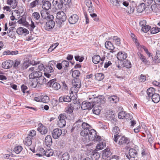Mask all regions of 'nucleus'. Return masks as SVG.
Masks as SVG:
<instances>
[{
  "mask_svg": "<svg viewBox=\"0 0 160 160\" xmlns=\"http://www.w3.org/2000/svg\"><path fill=\"white\" fill-rule=\"evenodd\" d=\"M81 135L83 137H85L86 139L88 138L89 141H92L95 138L96 135V132L94 129L91 128L88 130L86 129L82 130L80 133Z\"/></svg>",
  "mask_w": 160,
  "mask_h": 160,
  "instance_id": "1",
  "label": "nucleus"
},
{
  "mask_svg": "<svg viewBox=\"0 0 160 160\" xmlns=\"http://www.w3.org/2000/svg\"><path fill=\"white\" fill-rule=\"evenodd\" d=\"M35 68L32 67L29 68L28 72H32L29 75V78L30 79H32L39 78L41 80L45 79L43 76H42V73L40 71H34Z\"/></svg>",
  "mask_w": 160,
  "mask_h": 160,
  "instance_id": "2",
  "label": "nucleus"
},
{
  "mask_svg": "<svg viewBox=\"0 0 160 160\" xmlns=\"http://www.w3.org/2000/svg\"><path fill=\"white\" fill-rule=\"evenodd\" d=\"M93 98L94 100L93 102L95 107H101L104 106L105 103L106 99L103 96L93 97Z\"/></svg>",
  "mask_w": 160,
  "mask_h": 160,
  "instance_id": "3",
  "label": "nucleus"
},
{
  "mask_svg": "<svg viewBox=\"0 0 160 160\" xmlns=\"http://www.w3.org/2000/svg\"><path fill=\"white\" fill-rule=\"evenodd\" d=\"M59 121L58 122V125L60 128L65 126L66 124L65 119L67 118L66 115L65 113L60 114L58 117Z\"/></svg>",
  "mask_w": 160,
  "mask_h": 160,
  "instance_id": "4",
  "label": "nucleus"
},
{
  "mask_svg": "<svg viewBox=\"0 0 160 160\" xmlns=\"http://www.w3.org/2000/svg\"><path fill=\"white\" fill-rule=\"evenodd\" d=\"M41 17L43 19L45 18L48 20L50 19H53V16L49 14L48 11L45 10H42L40 12Z\"/></svg>",
  "mask_w": 160,
  "mask_h": 160,
  "instance_id": "5",
  "label": "nucleus"
},
{
  "mask_svg": "<svg viewBox=\"0 0 160 160\" xmlns=\"http://www.w3.org/2000/svg\"><path fill=\"white\" fill-rule=\"evenodd\" d=\"M94 107V106L93 102H91L84 101L82 103L81 108L83 110L87 109L90 110Z\"/></svg>",
  "mask_w": 160,
  "mask_h": 160,
  "instance_id": "6",
  "label": "nucleus"
},
{
  "mask_svg": "<svg viewBox=\"0 0 160 160\" xmlns=\"http://www.w3.org/2000/svg\"><path fill=\"white\" fill-rule=\"evenodd\" d=\"M52 19H50L48 20V21L46 22L45 24L44 28L46 30L49 31L54 27L55 23V22Z\"/></svg>",
  "mask_w": 160,
  "mask_h": 160,
  "instance_id": "7",
  "label": "nucleus"
},
{
  "mask_svg": "<svg viewBox=\"0 0 160 160\" xmlns=\"http://www.w3.org/2000/svg\"><path fill=\"white\" fill-rule=\"evenodd\" d=\"M35 100L38 102H42L43 103H47L49 101L48 96L46 95H42L35 98Z\"/></svg>",
  "mask_w": 160,
  "mask_h": 160,
  "instance_id": "8",
  "label": "nucleus"
},
{
  "mask_svg": "<svg viewBox=\"0 0 160 160\" xmlns=\"http://www.w3.org/2000/svg\"><path fill=\"white\" fill-rule=\"evenodd\" d=\"M56 18L58 20L65 22L67 19L65 13L63 11H59L57 14Z\"/></svg>",
  "mask_w": 160,
  "mask_h": 160,
  "instance_id": "9",
  "label": "nucleus"
},
{
  "mask_svg": "<svg viewBox=\"0 0 160 160\" xmlns=\"http://www.w3.org/2000/svg\"><path fill=\"white\" fill-rule=\"evenodd\" d=\"M129 155L126 154V157L128 159H130V158H134L137 157L138 155V152L137 151L132 148H130L128 152Z\"/></svg>",
  "mask_w": 160,
  "mask_h": 160,
  "instance_id": "10",
  "label": "nucleus"
},
{
  "mask_svg": "<svg viewBox=\"0 0 160 160\" xmlns=\"http://www.w3.org/2000/svg\"><path fill=\"white\" fill-rule=\"evenodd\" d=\"M112 155V153L110 151V149L107 148L103 151L102 153V157L105 159H111L110 157Z\"/></svg>",
  "mask_w": 160,
  "mask_h": 160,
  "instance_id": "11",
  "label": "nucleus"
},
{
  "mask_svg": "<svg viewBox=\"0 0 160 160\" xmlns=\"http://www.w3.org/2000/svg\"><path fill=\"white\" fill-rule=\"evenodd\" d=\"M37 130L41 134H46L48 132V128L46 127L40 123L38 124Z\"/></svg>",
  "mask_w": 160,
  "mask_h": 160,
  "instance_id": "12",
  "label": "nucleus"
},
{
  "mask_svg": "<svg viewBox=\"0 0 160 160\" xmlns=\"http://www.w3.org/2000/svg\"><path fill=\"white\" fill-rule=\"evenodd\" d=\"M88 11L90 13V16L93 18V20L96 22L99 20V18L97 17V15L96 14L94 13V9L92 6L88 7Z\"/></svg>",
  "mask_w": 160,
  "mask_h": 160,
  "instance_id": "13",
  "label": "nucleus"
},
{
  "mask_svg": "<svg viewBox=\"0 0 160 160\" xmlns=\"http://www.w3.org/2000/svg\"><path fill=\"white\" fill-rule=\"evenodd\" d=\"M62 133L61 129L57 128L54 129L52 133V136L55 139L58 138Z\"/></svg>",
  "mask_w": 160,
  "mask_h": 160,
  "instance_id": "14",
  "label": "nucleus"
},
{
  "mask_svg": "<svg viewBox=\"0 0 160 160\" xmlns=\"http://www.w3.org/2000/svg\"><path fill=\"white\" fill-rule=\"evenodd\" d=\"M79 20V17L75 14L71 15L68 19V21L71 24H73L76 23Z\"/></svg>",
  "mask_w": 160,
  "mask_h": 160,
  "instance_id": "15",
  "label": "nucleus"
},
{
  "mask_svg": "<svg viewBox=\"0 0 160 160\" xmlns=\"http://www.w3.org/2000/svg\"><path fill=\"white\" fill-rule=\"evenodd\" d=\"M13 64V62L12 60H7L2 62V67L4 69H8L11 67Z\"/></svg>",
  "mask_w": 160,
  "mask_h": 160,
  "instance_id": "16",
  "label": "nucleus"
},
{
  "mask_svg": "<svg viewBox=\"0 0 160 160\" xmlns=\"http://www.w3.org/2000/svg\"><path fill=\"white\" fill-rule=\"evenodd\" d=\"M52 3L56 8L58 9H61L63 7V4L61 0H53Z\"/></svg>",
  "mask_w": 160,
  "mask_h": 160,
  "instance_id": "17",
  "label": "nucleus"
},
{
  "mask_svg": "<svg viewBox=\"0 0 160 160\" xmlns=\"http://www.w3.org/2000/svg\"><path fill=\"white\" fill-rule=\"evenodd\" d=\"M80 88V87H76L75 86H73L71 88L70 90V97H73V96L75 97L77 96V93Z\"/></svg>",
  "mask_w": 160,
  "mask_h": 160,
  "instance_id": "18",
  "label": "nucleus"
},
{
  "mask_svg": "<svg viewBox=\"0 0 160 160\" xmlns=\"http://www.w3.org/2000/svg\"><path fill=\"white\" fill-rule=\"evenodd\" d=\"M130 142V141L128 138L124 136H121L118 143L120 145L128 144Z\"/></svg>",
  "mask_w": 160,
  "mask_h": 160,
  "instance_id": "19",
  "label": "nucleus"
},
{
  "mask_svg": "<svg viewBox=\"0 0 160 160\" xmlns=\"http://www.w3.org/2000/svg\"><path fill=\"white\" fill-rule=\"evenodd\" d=\"M28 82H29L30 86L32 87V88H35L37 86L38 84L42 85V83L41 81H39L38 80L37 81L34 79H30L28 80Z\"/></svg>",
  "mask_w": 160,
  "mask_h": 160,
  "instance_id": "20",
  "label": "nucleus"
},
{
  "mask_svg": "<svg viewBox=\"0 0 160 160\" xmlns=\"http://www.w3.org/2000/svg\"><path fill=\"white\" fill-rule=\"evenodd\" d=\"M76 105V104L74 103L70 104L68 107L65 108V112L68 114L72 113L73 112L74 107H75Z\"/></svg>",
  "mask_w": 160,
  "mask_h": 160,
  "instance_id": "21",
  "label": "nucleus"
},
{
  "mask_svg": "<svg viewBox=\"0 0 160 160\" xmlns=\"http://www.w3.org/2000/svg\"><path fill=\"white\" fill-rule=\"evenodd\" d=\"M43 3V0H35L30 3L29 6L31 8H33L37 6L42 4Z\"/></svg>",
  "mask_w": 160,
  "mask_h": 160,
  "instance_id": "22",
  "label": "nucleus"
},
{
  "mask_svg": "<svg viewBox=\"0 0 160 160\" xmlns=\"http://www.w3.org/2000/svg\"><path fill=\"white\" fill-rule=\"evenodd\" d=\"M58 100L60 102H69L71 101V98L68 95L63 96L59 98Z\"/></svg>",
  "mask_w": 160,
  "mask_h": 160,
  "instance_id": "23",
  "label": "nucleus"
},
{
  "mask_svg": "<svg viewBox=\"0 0 160 160\" xmlns=\"http://www.w3.org/2000/svg\"><path fill=\"white\" fill-rule=\"evenodd\" d=\"M127 57V53L124 52H120L117 54V58L118 60L120 61L125 59Z\"/></svg>",
  "mask_w": 160,
  "mask_h": 160,
  "instance_id": "24",
  "label": "nucleus"
},
{
  "mask_svg": "<svg viewBox=\"0 0 160 160\" xmlns=\"http://www.w3.org/2000/svg\"><path fill=\"white\" fill-rule=\"evenodd\" d=\"M82 122V120L81 119L76 121L74 124V129L77 130H81Z\"/></svg>",
  "mask_w": 160,
  "mask_h": 160,
  "instance_id": "25",
  "label": "nucleus"
},
{
  "mask_svg": "<svg viewBox=\"0 0 160 160\" xmlns=\"http://www.w3.org/2000/svg\"><path fill=\"white\" fill-rule=\"evenodd\" d=\"M105 45L106 48L111 50L110 52H114L113 50L114 48V47L112 43L110 42L109 41H106L105 43Z\"/></svg>",
  "mask_w": 160,
  "mask_h": 160,
  "instance_id": "26",
  "label": "nucleus"
},
{
  "mask_svg": "<svg viewBox=\"0 0 160 160\" xmlns=\"http://www.w3.org/2000/svg\"><path fill=\"white\" fill-rule=\"evenodd\" d=\"M155 89L153 88H150L147 89V93L148 98V97H147V98L148 99L150 98L155 94Z\"/></svg>",
  "mask_w": 160,
  "mask_h": 160,
  "instance_id": "27",
  "label": "nucleus"
},
{
  "mask_svg": "<svg viewBox=\"0 0 160 160\" xmlns=\"http://www.w3.org/2000/svg\"><path fill=\"white\" fill-rule=\"evenodd\" d=\"M17 32L19 35H22L23 33L28 34L29 33V31L26 28H24L22 27H19L17 30Z\"/></svg>",
  "mask_w": 160,
  "mask_h": 160,
  "instance_id": "28",
  "label": "nucleus"
},
{
  "mask_svg": "<svg viewBox=\"0 0 160 160\" xmlns=\"http://www.w3.org/2000/svg\"><path fill=\"white\" fill-rule=\"evenodd\" d=\"M108 100L109 102L111 103H116L119 100V98L115 95L112 96L108 98Z\"/></svg>",
  "mask_w": 160,
  "mask_h": 160,
  "instance_id": "29",
  "label": "nucleus"
},
{
  "mask_svg": "<svg viewBox=\"0 0 160 160\" xmlns=\"http://www.w3.org/2000/svg\"><path fill=\"white\" fill-rule=\"evenodd\" d=\"M151 9L154 12H158L160 9V5L159 3L153 4L151 6Z\"/></svg>",
  "mask_w": 160,
  "mask_h": 160,
  "instance_id": "30",
  "label": "nucleus"
},
{
  "mask_svg": "<svg viewBox=\"0 0 160 160\" xmlns=\"http://www.w3.org/2000/svg\"><path fill=\"white\" fill-rule=\"evenodd\" d=\"M42 8L43 9L48 11L49 9L51 8V3L49 1L44 2L42 3Z\"/></svg>",
  "mask_w": 160,
  "mask_h": 160,
  "instance_id": "31",
  "label": "nucleus"
},
{
  "mask_svg": "<svg viewBox=\"0 0 160 160\" xmlns=\"http://www.w3.org/2000/svg\"><path fill=\"white\" fill-rule=\"evenodd\" d=\"M45 143L47 146L50 147L52 144V140L50 135H47L45 139Z\"/></svg>",
  "mask_w": 160,
  "mask_h": 160,
  "instance_id": "32",
  "label": "nucleus"
},
{
  "mask_svg": "<svg viewBox=\"0 0 160 160\" xmlns=\"http://www.w3.org/2000/svg\"><path fill=\"white\" fill-rule=\"evenodd\" d=\"M7 3L13 9L15 8L18 4V2L16 0H7Z\"/></svg>",
  "mask_w": 160,
  "mask_h": 160,
  "instance_id": "33",
  "label": "nucleus"
},
{
  "mask_svg": "<svg viewBox=\"0 0 160 160\" xmlns=\"http://www.w3.org/2000/svg\"><path fill=\"white\" fill-rule=\"evenodd\" d=\"M73 86L77 87H81V82L80 79L78 78H74L72 81Z\"/></svg>",
  "mask_w": 160,
  "mask_h": 160,
  "instance_id": "34",
  "label": "nucleus"
},
{
  "mask_svg": "<svg viewBox=\"0 0 160 160\" xmlns=\"http://www.w3.org/2000/svg\"><path fill=\"white\" fill-rule=\"evenodd\" d=\"M151 97L152 101L155 103H157L160 101V96L158 94L155 93Z\"/></svg>",
  "mask_w": 160,
  "mask_h": 160,
  "instance_id": "35",
  "label": "nucleus"
},
{
  "mask_svg": "<svg viewBox=\"0 0 160 160\" xmlns=\"http://www.w3.org/2000/svg\"><path fill=\"white\" fill-rule=\"evenodd\" d=\"M145 8V4L143 3H142L137 7V10L138 12H142L144 10Z\"/></svg>",
  "mask_w": 160,
  "mask_h": 160,
  "instance_id": "36",
  "label": "nucleus"
},
{
  "mask_svg": "<svg viewBox=\"0 0 160 160\" xmlns=\"http://www.w3.org/2000/svg\"><path fill=\"white\" fill-rule=\"evenodd\" d=\"M32 138L28 136L25 138L24 142L25 145L29 146L32 144Z\"/></svg>",
  "mask_w": 160,
  "mask_h": 160,
  "instance_id": "37",
  "label": "nucleus"
},
{
  "mask_svg": "<svg viewBox=\"0 0 160 160\" xmlns=\"http://www.w3.org/2000/svg\"><path fill=\"white\" fill-rule=\"evenodd\" d=\"M124 0H110V2L113 5L117 6V7L121 5L122 2Z\"/></svg>",
  "mask_w": 160,
  "mask_h": 160,
  "instance_id": "38",
  "label": "nucleus"
},
{
  "mask_svg": "<svg viewBox=\"0 0 160 160\" xmlns=\"http://www.w3.org/2000/svg\"><path fill=\"white\" fill-rule=\"evenodd\" d=\"M153 63H158L160 62V52L158 51L156 52V55L153 60Z\"/></svg>",
  "mask_w": 160,
  "mask_h": 160,
  "instance_id": "39",
  "label": "nucleus"
},
{
  "mask_svg": "<svg viewBox=\"0 0 160 160\" xmlns=\"http://www.w3.org/2000/svg\"><path fill=\"white\" fill-rule=\"evenodd\" d=\"M106 146V143L104 142H100L96 146V148L98 150H101L103 149Z\"/></svg>",
  "mask_w": 160,
  "mask_h": 160,
  "instance_id": "40",
  "label": "nucleus"
},
{
  "mask_svg": "<svg viewBox=\"0 0 160 160\" xmlns=\"http://www.w3.org/2000/svg\"><path fill=\"white\" fill-rule=\"evenodd\" d=\"M92 61L93 62L97 64L101 60L100 56L98 55H96L92 57Z\"/></svg>",
  "mask_w": 160,
  "mask_h": 160,
  "instance_id": "41",
  "label": "nucleus"
},
{
  "mask_svg": "<svg viewBox=\"0 0 160 160\" xmlns=\"http://www.w3.org/2000/svg\"><path fill=\"white\" fill-rule=\"evenodd\" d=\"M95 79L99 81L102 80L104 77V74L102 73H96L95 75Z\"/></svg>",
  "mask_w": 160,
  "mask_h": 160,
  "instance_id": "42",
  "label": "nucleus"
},
{
  "mask_svg": "<svg viewBox=\"0 0 160 160\" xmlns=\"http://www.w3.org/2000/svg\"><path fill=\"white\" fill-rule=\"evenodd\" d=\"M91 157L93 160H97L99 158L100 155L98 152H94L92 153Z\"/></svg>",
  "mask_w": 160,
  "mask_h": 160,
  "instance_id": "43",
  "label": "nucleus"
},
{
  "mask_svg": "<svg viewBox=\"0 0 160 160\" xmlns=\"http://www.w3.org/2000/svg\"><path fill=\"white\" fill-rule=\"evenodd\" d=\"M32 17L34 20H38L40 18V15L39 12H35L32 13Z\"/></svg>",
  "mask_w": 160,
  "mask_h": 160,
  "instance_id": "44",
  "label": "nucleus"
},
{
  "mask_svg": "<svg viewBox=\"0 0 160 160\" xmlns=\"http://www.w3.org/2000/svg\"><path fill=\"white\" fill-rule=\"evenodd\" d=\"M20 64V61L18 60H16L14 63L13 64V68L17 70H20L21 69V66H19Z\"/></svg>",
  "mask_w": 160,
  "mask_h": 160,
  "instance_id": "45",
  "label": "nucleus"
},
{
  "mask_svg": "<svg viewBox=\"0 0 160 160\" xmlns=\"http://www.w3.org/2000/svg\"><path fill=\"white\" fill-rule=\"evenodd\" d=\"M128 115L130 116V115L128 114V115L127 114H126L125 112H124L122 111L120 112L118 114V117L119 119H123L124 118L128 119V118L126 117H127V115Z\"/></svg>",
  "mask_w": 160,
  "mask_h": 160,
  "instance_id": "46",
  "label": "nucleus"
},
{
  "mask_svg": "<svg viewBox=\"0 0 160 160\" xmlns=\"http://www.w3.org/2000/svg\"><path fill=\"white\" fill-rule=\"evenodd\" d=\"M123 67L127 68H129L131 67V63L130 61L128 60H125L123 62Z\"/></svg>",
  "mask_w": 160,
  "mask_h": 160,
  "instance_id": "47",
  "label": "nucleus"
},
{
  "mask_svg": "<svg viewBox=\"0 0 160 160\" xmlns=\"http://www.w3.org/2000/svg\"><path fill=\"white\" fill-rule=\"evenodd\" d=\"M38 152L36 154L37 155H38L39 157L45 155V151L42 148H40L38 149Z\"/></svg>",
  "mask_w": 160,
  "mask_h": 160,
  "instance_id": "48",
  "label": "nucleus"
},
{
  "mask_svg": "<svg viewBox=\"0 0 160 160\" xmlns=\"http://www.w3.org/2000/svg\"><path fill=\"white\" fill-rule=\"evenodd\" d=\"M90 128L91 127L89 124L85 122H82V129H83V130H84L86 129L88 130L89 129H90Z\"/></svg>",
  "mask_w": 160,
  "mask_h": 160,
  "instance_id": "49",
  "label": "nucleus"
},
{
  "mask_svg": "<svg viewBox=\"0 0 160 160\" xmlns=\"http://www.w3.org/2000/svg\"><path fill=\"white\" fill-rule=\"evenodd\" d=\"M80 75V73L79 71L78 70H74L72 73V76L74 78H77Z\"/></svg>",
  "mask_w": 160,
  "mask_h": 160,
  "instance_id": "50",
  "label": "nucleus"
},
{
  "mask_svg": "<svg viewBox=\"0 0 160 160\" xmlns=\"http://www.w3.org/2000/svg\"><path fill=\"white\" fill-rule=\"evenodd\" d=\"M22 148L21 146H18L15 147L14 149V151L17 154H18L22 151Z\"/></svg>",
  "mask_w": 160,
  "mask_h": 160,
  "instance_id": "51",
  "label": "nucleus"
},
{
  "mask_svg": "<svg viewBox=\"0 0 160 160\" xmlns=\"http://www.w3.org/2000/svg\"><path fill=\"white\" fill-rule=\"evenodd\" d=\"M69 155L68 152L63 153L61 158V160H69Z\"/></svg>",
  "mask_w": 160,
  "mask_h": 160,
  "instance_id": "52",
  "label": "nucleus"
},
{
  "mask_svg": "<svg viewBox=\"0 0 160 160\" xmlns=\"http://www.w3.org/2000/svg\"><path fill=\"white\" fill-rule=\"evenodd\" d=\"M112 132L114 135H118L120 132L119 128L117 126L114 127L113 129Z\"/></svg>",
  "mask_w": 160,
  "mask_h": 160,
  "instance_id": "53",
  "label": "nucleus"
},
{
  "mask_svg": "<svg viewBox=\"0 0 160 160\" xmlns=\"http://www.w3.org/2000/svg\"><path fill=\"white\" fill-rule=\"evenodd\" d=\"M160 31V28H152L150 30V32L152 34L156 33Z\"/></svg>",
  "mask_w": 160,
  "mask_h": 160,
  "instance_id": "54",
  "label": "nucleus"
},
{
  "mask_svg": "<svg viewBox=\"0 0 160 160\" xmlns=\"http://www.w3.org/2000/svg\"><path fill=\"white\" fill-rule=\"evenodd\" d=\"M52 88L55 90H58L60 88L61 86L59 83L54 82L52 85Z\"/></svg>",
  "mask_w": 160,
  "mask_h": 160,
  "instance_id": "55",
  "label": "nucleus"
},
{
  "mask_svg": "<svg viewBox=\"0 0 160 160\" xmlns=\"http://www.w3.org/2000/svg\"><path fill=\"white\" fill-rule=\"evenodd\" d=\"M61 63L63 68H64L65 70L68 67L69 65V62L66 60L62 61Z\"/></svg>",
  "mask_w": 160,
  "mask_h": 160,
  "instance_id": "56",
  "label": "nucleus"
},
{
  "mask_svg": "<svg viewBox=\"0 0 160 160\" xmlns=\"http://www.w3.org/2000/svg\"><path fill=\"white\" fill-rule=\"evenodd\" d=\"M151 27L148 25H146L142 28V30L144 32H147L149 31L151 28Z\"/></svg>",
  "mask_w": 160,
  "mask_h": 160,
  "instance_id": "57",
  "label": "nucleus"
},
{
  "mask_svg": "<svg viewBox=\"0 0 160 160\" xmlns=\"http://www.w3.org/2000/svg\"><path fill=\"white\" fill-rule=\"evenodd\" d=\"M133 117L132 116H130V117L128 118V120H131L129 123L130 124V127L131 128H132L136 124V121L134 120H132Z\"/></svg>",
  "mask_w": 160,
  "mask_h": 160,
  "instance_id": "58",
  "label": "nucleus"
},
{
  "mask_svg": "<svg viewBox=\"0 0 160 160\" xmlns=\"http://www.w3.org/2000/svg\"><path fill=\"white\" fill-rule=\"evenodd\" d=\"M139 57L141 60L144 63L147 64L148 62V61L145 57L142 54L140 53V55L138 54Z\"/></svg>",
  "mask_w": 160,
  "mask_h": 160,
  "instance_id": "59",
  "label": "nucleus"
},
{
  "mask_svg": "<svg viewBox=\"0 0 160 160\" xmlns=\"http://www.w3.org/2000/svg\"><path fill=\"white\" fill-rule=\"evenodd\" d=\"M134 10V7H132L131 6H129L127 8V9H126V12L127 13L131 14L133 12Z\"/></svg>",
  "mask_w": 160,
  "mask_h": 160,
  "instance_id": "60",
  "label": "nucleus"
},
{
  "mask_svg": "<svg viewBox=\"0 0 160 160\" xmlns=\"http://www.w3.org/2000/svg\"><path fill=\"white\" fill-rule=\"evenodd\" d=\"M47 20L45 18L43 19L41 17V18H40L39 22H38V24L40 23L41 25H45V24Z\"/></svg>",
  "mask_w": 160,
  "mask_h": 160,
  "instance_id": "61",
  "label": "nucleus"
},
{
  "mask_svg": "<svg viewBox=\"0 0 160 160\" xmlns=\"http://www.w3.org/2000/svg\"><path fill=\"white\" fill-rule=\"evenodd\" d=\"M48 65L50 66V67H52V68H55L56 66V62L54 61H50L49 62Z\"/></svg>",
  "mask_w": 160,
  "mask_h": 160,
  "instance_id": "62",
  "label": "nucleus"
},
{
  "mask_svg": "<svg viewBox=\"0 0 160 160\" xmlns=\"http://www.w3.org/2000/svg\"><path fill=\"white\" fill-rule=\"evenodd\" d=\"M53 154V152L51 151V150H48L45 152V155L47 157L52 156Z\"/></svg>",
  "mask_w": 160,
  "mask_h": 160,
  "instance_id": "63",
  "label": "nucleus"
},
{
  "mask_svg": "<svg viewBox=\"0 0 160 160\" xmlns=\"http://www.w3.org/2000/svg\"><path fill=\"white\" fill-rule=\"evenodd\" d=\"M148 141L150 144L152 143L153 142V138L151 134H149L148 135Z\"/></svg>",
  "mask_w": 160,
  "mask_h": 160,
  "instance_id": "64",
  "label": "nucleus"
}]
</instances>
